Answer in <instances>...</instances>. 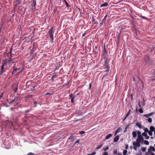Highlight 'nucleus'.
<instances>
[{
	"label": "nucleus",
	"mask_w": 155,
	"mask_h": 155,
	"mask_svg": "<svg viewBox=\"0 0 155 155\" xmlns=\"http://www.w3.org/2000/svg\"><path fill=\"white\" fill-rule=\"evenodd\" d=\"M143 141L144 138L143 137H137L136 139V141H134L132 143L134 149L136 150L137 147H140V143H143Z\"/></svg>",
	"instance_id": "nucleus-1"
},
{
	"label": "nucleus",
	"mask_w": 155,
	"mask_h": 155,
	"mask_svg": "<svg viewBox=\"0 0 155 155\" xmlns=\"http://www.w3.org/2000/svg\"><path fill=\"white\" fill-rule=\"evenodd\" d=\"M54 28L51 27L48 31V33L50 38V41L53 42L54 40L53 35V34Z\"/></svg>",
	"instance_id": "nucleus-2"
},
{
	"label": "nucleus",
	"mask_w": 155,
	"mask_h": 155,
	"mask_svg": "<svg viewBox=\"0 0 155 155\" xmlns=\"http://www.w3.org/2000/svg\"><path fill=\"white\" fill-rule=\"evenodd\" d=\"M16 61L14 59H12L11 58L8 60V61H7V62L9 64L11 65L13 63H15Z\"/></svg>",
	"instance_id": "nucleus-3"
},
{
	"label": "nucleus",
	"mask_w": 155,
	"mask_h": 155,
	"mask_svg": "<svg viewBox=\"0 0 155 155\" xmlns=\"http://www.w3.org/2000/svg\"><path fill=\"white\" fill-rule=\"evenodd\" d=\"M155 151V148L152 146L150 147L148 149V153H150L152 151L154 152Z\"/></svg>",
	"instance_id": "nucleus-4"
},
{
	"label": "nucleus",
	"mask_w": 155,
	"mask_h": 155,
	"mask_svg": "<svg viewBox=\"0 0 155 155\" xmlns=\"http://www.w3.org/2000/svg\"><path fill=\"white\" fill-rule=\"evenodd\" d=\"M142 136L145 137V139L148 140L149 138V137L147 135V133L143 132L142 134Z\"/></svg>",
	"instance_id": "nucleus-5"
},
{
	"label": "nucleus",
	"mask_w": 155,
	"mask_h": 155,
	"mask_svg": "<svg viewBox=\"0 0 155 155\" xmlns=\"http://www.w3.org/2000/svg\"><path fill=\"white\" fill-rule=\"evenodd\" d=\"M112 136V134H110L107 135L105 137V139H104V140H108L110 137H111Z\"/></svg>",
	"instance_id": "nucleus-6"
},
{
	"label": "nucleus",
	"mask_w": 155,
	"mask_h": 155,
	"mask_svg": "<svg viewBox=\"0 0 155 155\" xmlns=\"http://www.w3.org/2000/svg\"><path fill=\"white\" fill-rule=\"evenodd\" d=\"M36 5V1L35 0H33L31 4V5L34 7V8H35V6Z\"/></svg>",
	"instance_id": "nucleus-7"
},
{
	"label": "nucleus",
	"mask_w": 155,
	"mask_h": 155,
	"mask_svg": "<svg viewBox=\"0 0 155 155\" xmlns=\"http://www.w3.org/2000/svg\"><path fill=\"white\" fill-rule=\"evenodd\" d=\"M119 137L118 135L116 136L114 140V142H117L119 140Z\"/></svg>",
	"instance_id": "nucleus-8"
},
{
	"label": "nucleus",
	"mask_w": 155,
	"mask_h": 155,
	"mask_svg": "<svg viewBox=\"0 0 155 155\" xmlns=\"http://www.w3.org/2000/svg\"><path fill=\"white\" fill-rule=\"evenodd\" d=\"M76 113L80 115H81L83 114V113L81 110H78L76 111Z\"/></svg>",
	"instance_id": "nucleus-9"
},
{
	"label": "nucleus",
	"mask_w": 155,
	"mask_h": 155,
	"mask_svg": "<svg viewBox=\"0 0 155 155\" xmlns=\"http://www.w3.org/2000/svg\"><path fill=\"white\" fill-rule=\"evenodd\" d=\"M108 5V4L107 3L105 2L101 5H100V7H101L107 6Z\"/></svg>",
	"instance_id": "nucleus-10"
},
{
	"label": "nucleus",
	"mask_w": 155,
	"mask_h": 155,
	"mask_svg": "<svg viewBox=\"0 0 155 155\" xmlns=\"http://www.w3.org/2000/svg\"><path fill=\"white\" fill-rule=\"evenodd\" d=\"M5 65V64H4L1 66V71L2 72V74H3V72H5V71L4 70V68Z\"/></svg>",
	"instance_id": "nucleus-11"
},
{
	"label": "nucleus",
	"mask_w": 155,
	"mask_h": 155,
	"mask_svg": "<svg viewBox=\"0 0 155 155\" xmlns=\"http://www.w3.org/2000/svg\"><path fill=\"white\" fill-rule=\"evenodd\" d=\"M136 126L139 127L140 128H142V125L141 124L139 123H136Z\"/></svg>",
	"instance_id": "nucleus-12"
},
{
	"label": "nucleus",
	"mask_w": 155,
	"mask_h": 155,
	"mask_svg": "<svg viewBox=\"0 0 155 155\" xmlns=\"http://www.w3.org/2000/svg\"><path fill=\"white\" fill-rule=\"evenodd\" d=\"M132 136L133 137L135 138L137 136V133L135 131H133L132 133Z\"/></svg>",
	"instance_id": "nucleus-13"
},
{
	"label": "nucleus",
	"mask_w": 155,
	"mask_h": 155,
	"mask_svg": "<svg viewBox=\"0 0 155 155\" xmlns=\"http://www.w3.org/2000/svg\"><path fill=\"white\" fill-rule=\"evenodd\" d=\"M155 128L154 127L152 126H150V131H151L152 132L154 131L155 130Z\"/></svg>",
	"instance_id": "nucleus-14"
},
{
	"label": "nucleus",
	"mask_w": 155,
	"mask_h": 155,
	"mask_svg": "<svg viewBox=\"0 0 155 155\" xmlns=\"http://www.w3.org/2000/svg\"><path fill=\"white\" fill-rule=\"evenodd\" d=\"M69 97L70 98H71V99H74L75 97V95L70 94L69 95Z\"/></svg>",
	"instance_id": "nucleus-15"
},
{
	"label": "nucleus",
	"mask_w": 155,
	"mask_h": 155,
	"mask_svg": "<svg viewBox=\"0 0 155 155\" xmlns=\"http://www.w3.org/2000/svg\"><path fill=\"white\" fill-rule=\"evenodd\" d=\"M105 69H106V70L104 71L105 72H106V73H107L109 72V66H106V67L105 68Z\"/></svg>",
	"instance_id": "nucleus-16"
},
{
	"label": "nucleus",
	"mask_w": 155,
	"mask_h": 155,
	"mask_svg": "<svg viewBox=\"0 0 155 155\" xmlns=\"http://www.w3.org/2000/svg\"><path fill=\"white\" fill-rule=\"evenodd\" d=\"M137 133V137H143L141 135V133L140 131H138Z\"/></svg>",
	"instance_id": "nucleus-17"
},
{
	"label": "nucleus",
	"mask_w": 155,
	"mask_h": 155,
	"mask_svg": "<svg viewBox=\"0 0 155 155\" xmlns=\"http://www.w3.org/2000/svg\"><path fill=\"white\" fill-rule=\"evenodd\" d=\"M143 143H144L145 144L147 145H149V142L147 140H144Z\"/></svg>",
	"instance_id": "nucleus-18"
},
{
	"label": "nucleus",
	"mask_w": 155,
	"mask_h": 155,
	"mask_svg": "<svg viewBox=\"0 0 155 155\" xmlns=\"http://www.w3.org/2000/svg\"><path fill=\"white\" fill-rule=\"evenodd\" d=\"M120 128H119L118 129H117L115 132V135H116L118 133L120 132Z\"/></svg>",
	"instance_id": "nucleus-19"
},
{
	"label": "nucleus",
	"mask_w": 155,
	"mask_h": 155,
	"mask_svg": "<svg viewBox=\"0 0 155 155\" xmlns=\"http://www.w3.org/2000/svg\"><path fill=\"white\" fill-rule=\"evenodd\" d=\"M56 78V75L55 74L54 75H53L52 77H51V80L52 81H53L54 80V78Z\"/></svg>",
	"instance_id": "nucleus-20"
},
{
	"label": "nucleus",
	"mask_w": 155,
	"mask_h": 155,
	"mask_svg": "<svg viewBox=\"0 0 155 155\" xmlns=\"http://www.w3.org/2000/svg\"><path fill=\"white\" fill-rule=\"evenodd\" d=\"M113 153L114 155H115V154L117 155V154L118 153H117V150L116 149H115L113 151Z\"/></svg>",
	"instance_id": "nucleus-21"
},
{
	"label": "nucleus",
	"mask_w": 155,
	"mask_h": 155,
	"mask_svg": "<svg viewBox=\"0 0 155 155\" xmlns=\"http://www.w3.org/2000/svg\"><path fill=\"white\" fill-rule=\"evenodd\" d=\"M127 153V151L126 150H124L123 151V154L124 155H126Z\"/></svg>",
	"instance_id": "nucleus-22"
},
{
	"label": "nucleus",
	"mask_w": 155,
	"mask_h": 155,
	"mask_svg": "<svg viewBox=\"0 0 155 155\" xmlns=\"http://www.w3.org/2000/svg\"><path fill=\"white\" fill-rule=\"evenodd\" d=\"M103 144H101L99 145V146L98 147H96V148L97 149H100L102 146H103Z\"/></svg>",
	"instance_id": "nucleus-23"
},
{
	"label": "nucleus",
	"mask_w": 155,
	"mask_h": 155,
	"mask_svg": "<svg viewBox=\"0 0 155 155\" xmlns=\"http://www.w3.org/2000/svg\"><path fill=\"white\" fill-rule=\"evenodd\" d=\"M85 133V131H80L79 132V134H80L82 135L84 134Z\"/></svg>",
	"instance_id": "nucleus-24"
},
{
	"label": "nucleus",
	"mask_w": 155,
	"mask_h": 155,
	"mask_svg": "<svg viewBox=\"0 0 155 155\" xmlns=\"http://www.w3.org/2000/svg\"><path fill=\"white\" fill-rule=\"evenodd\" d=\"M144 131L145 133H148L149 130L147 128H145L144 130Z\"/></svg>",
	"instance_id": "nucleus-25"
},
{
	"label": "nucleus",
	"mask_w": 155,
	"mask_h": 155,
	"mask_svg": "<svg viewBox=\"0 0 155 155\" xmlns=\"http://www.w3.org/2000/svg\"><path fill=\"white\" fill-rule=\"evenodd\" d=\"M139 112L140 113H142L143 112V111L142 109L140 108L138 110Z\"/></svg>",
	"instance_id": "nucleus-26"
},
{
	"label": "nucleus",
	"mask_w": 155,
	"mask_h": 155,
	"mask_svg": "<svg viewBox=\"0 0 155 155\" xmlns=\"http://www.w3.org/2000/svg\"><path fill=\"white\" fill-rule=\"evenodd\" d=\"M147 120L149 123H151L152 122V119L151 118H149Z\"/></svg>",
	"instance_id": "nucleus-27"
},
{
	"label": "nucleus",
	"mask_w": 155,
	"mask_h": 155,
	"mask_svg": "<svg viewBox=\"0 0 155 155\" xmlns=\"http://www.w3.org/2000/svg\"><path fill=\"white\" fill-rule=\"evenodd\" d=\"M148 134L150 136H152V132L150 131H149L148 132Z\"/></svg>",
	"instance_id": "nucleus-28"
},
{
	"label": "nucleus",
	"mask_w": 155,
	"mask_h": 155,
	"mask_svg": "<svg viewBox=\"0 0 155 155\" xmlns=\"http://www.w3.org/2000/svg\"><path fill=\"white\" fill-rule=\"evenodd\" d=\"M109 148V147L108 146H107L105 148H104L103 149V150L104 151H106V150H108Z\"/></svg>",
	"instance_id": "nucleus-29"
},
{
	"label": "nucleus",
	"mask_w": 155,
	"mask_h": 155,
	"mask_svg": "<svg viewBox=\"0 0 155 155\" xmlns=\"http://www.w3.org/2000/svg\"><path fill=\"white\" fill-rule=\"evenodd\" d=\"M18 90V88H17V86H16V87L13 90L14 92L16 93L17 92V90Z\"/></svg>",
	"instance_id": "nucleus-30"
},
{
	"label": "nucleus",
	"mask_w": 155,
	"mask_h": 155,
	"mask_svg": "<svg viewBox=\"0 0 155 155\" xmlns=\"http://www.w3.org/2000/svg\"><path fill=\"white\" fill-rule=\"evenodd\" d=\"M154 114V112H152L150 114H148V115L149 117H150L151 116L153 115Z\"/></svg>",
	"instance_id": "nucleus-31"
},
{
	"label": "nucleus",
	"mask_w": 155,
	"mask_h": 155,
	"mask_svg": "<svg viewBox=\"0 0 155 155\" xmlns=\"http://www.w3.org/2000/svg\"><path fill=\"white\" fill-rule=\"evenodd\" d=\"M105 64L106 66H109V64H108V62H107V60H105Z\"/></svg>",
	"instance_id": "nucleus-32"
},
{
	"label": "nucleus",
	"mask_w": 155,
	"mask_h": 155,
	"mask_svg": "<svg viewBox=\"0 0 155 155\" xmlns=\"http://www.w3.org/2000/svg\"><path fill=\"white\" fill-rule=\"evenodd\" d=\"M130 110H129L128 112V113H127L126 115L125 116H126V117H127L129 116V115H130Z\"/></svg>",
	"instance_id": "nucleus-33"
},
{
	"label": "nucleus",
	"mask_w": 155,
	"mask_h": 155,
	"mask_svg": "<svg viewBox=\"0 0 155 155\" xmlns=\"http://www.w3.org/2000/svg\"><path fill=\"white\" fill-rule=\"evenodd\" d=\"M103 155H108V153L106 151L104 152L103 153Z\"/></svg>",
	"instance_id": "nucleus-34"
},
{
	"label": "nucleus",
	"mask_w": 155,
	"mask_h": 155,
	"mask_svg": "<svg viewBox=\"0 0 155 155\" xmlns=\"http://www.w3.org/2000/svg\"><path fill=\"white\" fill-rule=\"evenodd\" d=\"M19 69H20L19 68H14V70L13 71V72L15 73L16 72V70H19Z\"/></svg>",
	"instance_id": "nucleus-35"
},
{
	"label": "nucleus",
	"mask_w": 155,
	"mask_h": 155,
	"mask_svg": "<svg viewBox=\"0 0 155 155\" xmlns=\"http://www.w3.org/2000/svg\"><path fill=\"white\" fill-rule=\"evenodd\" d=\"M96 154V152H93L92 153H91L90 154H89L90 155H95Z\"/></svg>",
	"instance_id": "nucleus-36"
},
{
	"label": "nucleus",
	"mask_w": 155,
	"mask_h": 155,
	"mask_svg": "<svg viewBox=\"0 0 155 155\" xmlns=\"http://www.w3.org/2000/svg\"><path fill=\"white\" fill-rule=\"evenodd\" d=\"M64 1H65V4H66V7H69V5H68V3L66 1V0H65Z\"/></svg>",
	"instance_id": "nucleus-37"
},
{
	"label": "nucleus",
	"mask_w": 155,
	"mask_h": 155,
	"mask_svg": "<svg viewBox=\"0 0 155 155\" xmlns=\"http://www.w3.org/2000/svg\"><path fill=\"white\" fill-rule=\"evenodd\" d=\"M125 148L126 149H127L128 148V144H126L125 145Z\"/></svg>",
	"instance_id": "nucleus-38"
},
{
	"label": "nucleus",
	"mask_w": 155,
	"mask_h": 155,
	"mask_svg": "<svg viewBox=\"0 0 155 155\" xmlns=\"http://www.w3.org/2000/svg\"><path fill=\"white\" fill-rule=\"evenodd\" d=\"M27 155H34V154L32 153H28Z\"/></svg>",
	"instance_id": "nucleus-39"
},
{
	"label": "nucleus",
	"mask_w": 155,
	"mask_h": 155,
	"mask_svg": "<svg viewBox=\"0 0 155 155\" xmlns=\"http://www.w3.org/2000/svg\"><path fill=\"white\" fill-rule=\"evenodd\" d=\"M143 116L144 117H147V118L149 117L148 115V114H144L143 115Z\"/></svg>",
	"instance_id": "nucleus-40"
},
{
	"label": "nucleus",
	"mask_w": 155,
	"mask_h": 155,
	"mask_svg": "<svg viewBox=\"0 0 155 155\" xmlns=\"http://www.w3.org/2000/svg\"><path fill=\"white\" fill-rule=\"evenodd\" d=\"M142 151H143V152H145V151L146 150V148H143V149L142 150Z\"/></svg>",
	"instance_id": "nucleus-41"
},
{
	"label": "nucleus",
	"mask_w": 155,
	"mask_h": 155,
	"mask_svg": "<svg viewBox=\"0 0 155 155\" xmlns=\"http://www.w3.org/2000/svg\"><path fill=\"white\" fill-rule=\"evenodd\" d=\"M149 153V154L150 155H155V154L152 153V152H151V153Z\"/></svg>",
	"instance_id": "nucleus-42"
},
{
	"label": "nucleus",
	"mask_w": 155,
	"mask_h": 155,
	"mask_svg": "<svg viewBox=\"0 0 155 155\" xmlns=\"http://www.w3.org/2000/svg\"><path fill=\"white\" fill-rule=\"evenodd\" d=\"M117 155H122L121 153H120L119 152H118L117 154Z\"/></svg>",
	"instance_id": "nucleus-43"
},
{
	"label": "nucleus",
	"mask_w": 155,
	"mask_h": 155,
	"mask_svg": "<svg viewBox=\"0 0 155 155\" xmlns=\"http://www.w3.org/2000/svg\"><path fill=\"white\" fill-rule=\"evenodd\" d=\"M73 100H74V99H71V102L72 103H74V102Z\"/></svg>",
	"instance_id": "nucleus-44"
},
{
	"label": "nucleus",
	"mask_w": 155,
	"mask_h": 155,
	"mask_svg": "<svg viewBox=\"0 0 155 155\" xmlns=\"http://www.w3.org/2000/svg\"><path fill=\"white\" fill-rule=\"evenodd\" d=\"M79 141L78 140H77V141H76L75 143H74V144H76V143H79Z\"/></svg>",
	"instance_id": "nucleus-45"
},
{
	"label": "nucleus",
	"mask_w": 155,
	"mask_h": 155,
	"mask_svg": "<svg viewBox=\"0 0 155 155\" xmlns=\"http://www.w3.org/2000/svg\"><path fill=\"white\" fill-rule=\"evenodd\" d=\"M142 105L143 106L145 105V103H144V102L143 101V102L142 103Z\"/></svg>",
	"instance_id": "nucleus-46"
},
{
	"label": "nucleus",
	"mask_w": 155,
	"mask_h": 155,
	"mask_svg": "<svg viewBox=\"0 0 155 155\" xmlns=\"http://www.w3.org/2000/svg\"><path fill=\"white\" fill-rule=\"evenodd\" d=\"M140 17L141 18H143L144 19H145L146 18L144 17H143V16L142 15H141V16H140Z\"/></svg>",
	"instance_id": "nucleus-47"
},
{
	"label": "nucleus",
	"mask_w": 155,
	"mask_h": 155,
	"mask_svg": "<svg viewBox=\"0 0 155 155\" xmlns=\"http://www.w3.org/2000/svg\"><path fill=\"white\" fill-rule=\"evenodd\" d=\"M91 83H90V84H89V87L90 89L91 88Z\"/></svg>",
	"instance_id": "nucleus-48"
},
{
	"label": "nucleus",
	"mask_w": 155,
	"mask_h": 155,
	"mask_svg": "<svg viewBox=\"0 0 155 155\" xmlns=\"http://www.w3.org/2000/svg\"><path fill=\"white\" fill-rule=\"evenodd\" d=\"M127 117H126V116H125L124 118L123 119V121H124L127 118Z\"/></svg>",
	"instance_id": "nucleus-49"
},
{
	"label": "nucleus",
	"mask_w": 155,
	"mask_h": 155,
	"mask_svg": "<svg viewBox=\"0 0 155 155\" xmlns=\"http://www.w3.org/2000/svg\"><path fill=\"white\" fill-rule=\"evenodd\" d=\"M138 105H139V106L140 107H141V105H140V102H139V103H138Z\"/></svg>",
	"instance_id": "nucleus-50"
},
{
	"label": "nucleus",
	"mask_w": 155,
	"mask_h": 155,
	"mask_svg": "<svg viewBox=\"0 0 155 155\" xmlns=\"http://www.w3.org/2000/svg\"><path fill=\"white\" fill-rule=\"evenodd\" d=\"M85 35V34H83L82 35V36L84 37Z\"/></svg>",
	"instance_id": "nucleus-51"
},
{
	"label": "nucleus",
	"mask_w": 155,
	"mask_h": 155,
	"mask_svg": "<svg viewBox=\"0 0 155 155\" xmlns=\"http://www.w3.org/2000/svg\"><path fill=\"white\" fill-rule=\"evenodd\" d=\"M102 24H103V23L102 22L101 23H100V25H101V26L102 25Z\"/></svg>",
	"instance_id": "nucleus-52"
},
{
	"label": "nucleus",
	"mask_w": 155,
	"mask_h": 155,
	"mask_svg": "<svg viewBox=\"0 0 155 155\" xmlns=\"http://www.w3.org/2000/svg\"><path fill=\"white\" fill-rule=\"evenodd\" d=\"M49 94V93H47L46 94V95H48V94Z\"/></svg>",
	"instance_id": "nucleus-53"
},
{
	"label": "nucleus",
	"mask_w": 155,
	"mask_h": 155,
	"mask_svg": "<svg viewBox=\"0 0 155 155\" xmlns=\"http://www.w3.org/2000/svg\"><path fill=\"white\" fill-rule=\"evenodd\" d=\"M127 127H126V128H125V130H126V129H127Z\"/></svg>",
	"instance_id": "nucleus-54"
},
{
	"label": "nucleus",
	"mask_w": 155,
	"mask_h": 155,
	"mask_svg": "<svg viewBox=\"0 0 155 155\" xmlns=\"http://www.w3.org/2000/svg\"><path fill=\"white\" fill-rule=\"evenodd\" d=\"M79 93H78V94H77V95H79Z\"/></svg>",
	"instance_id": "nucleus-55"
},
{
	"label": "nucleus",
	"mask_w": 155,
	"mask_h": 155,
	"mask_svg": "<svg viewBox=\"0 0 155 155\" xmlns=\"http://www.w3.org/2000/svg\"><path fill=\"white\" fill-rule=\"evenodd\" d=\"M14 73V72H13L12 73V74H13V73Z\"/></svg>",
	"instance_id": "nucleus-56"
},
{
	"label": "nucleus",
	"mask_w": 155,
	"mask_h": 155,
	"mask_svg": "<svg viewBox=\"0 0 155 155\" xmlns=\"http://www.w3.org/2000/svg\"><path fill=\"white\" fill-rule=\"evenodd\" d=\"M104 77H105V75H104L103 76V78H104Z\"/></svg>",
	"instance_id": "nucleus-57"
},
{
	"label": "nucleus",
	"mask_w": 155,
	"mask_h": 155,
	"mask_svg": "<svg viewBox=\"0 0 155 155\" xmlns=\"http://www.w3.org/2000/svg\"><path fill=\"white\" fill-rule=\"evenodd\" d=\"M130 148H131V149H132V147H130Z\"/></svg>",
	"instance_id": "nucleus-58"
},
{
	"label": "nucleus",
	"mask_w": 155,
	"mask_h": 155,
	"mask_svg": "<svg viewBox=\"0 0 155 155\" xmlns=\"http://www.w3.org/2000/svg\"><path fill=\"white\" fill-rule=\"evenodd\" d=\"M154 134H155V131H154Z\"/></svg>",
	"instance_id": "nucleus-59"
},
{
	"label": "nucleus",
	"mask_w": 155,
	"mask_h": 155,
	"mask_svg": "<svg viewBox=\"0 0 155 155\" xmlns=\"http://www.w3.org/2000/svg\"><path fill=\"white\" fill-rule=\"evenodd\" d=\"M154 146L155 147V144L154 145Z\"/></svg>",
	"instance_id": "nucleus-60"
},
{
	"label": "nucleus",
	"mask_w": 155,
	"mask_h": 155,
	"mask_svg": "<svg viewBox=\"0 0 155 155\" xmlns=\"http://www.w3.org/2000/svg\"><path fill=\"white\" fill-rule=\"evenodd\" d=\"M35 107H36V104L35 105Z\"/></svg>",
	"instance_id": "nucleus-61"
},
{
	"label": "nucleus",
	"mask_w": 155,
	"mask_h": 155,
	"mask_svg": "<svg viewBox=\"0 0 155 155\" xmlns=\"http://www.w3.org/2000/svg\"><path fill=\"white\" fill-rule=\"evenodd\" d=\"M35 103H36V102H34V104H35Z\"/></svg>",
	"instance_id": "nucleus-62"
},
{
	"label": "nucleus",
	"mask_w": 155,
	"mask_h": 155,
	"mask_svg": "<svg viewBox=\"0 0 155 155\" xmlns=\"http://www.w3.org/2000/svg\"><path fill=\"white\" fill-rule=\"evenodd\" d=\"M15 64L14 65V66H15Z\"/></svg>",
	"instance_id": "nucleus-63"
},
{
	"label": "nucleus",
	"mask_w": 155,
	"mask_h": 155,
	"mask_svg": "<svg viewBox=\"0 0 155 155\" xmlns=\"http://www.w3.org/2000/svg\"><path fill=\"white\" fill-rule=\"evenodd\" d=\"M87 155H90L89 154H87Z\"/></svg>",
	"instance_id": "nucleus-64"
}]
</instances>
